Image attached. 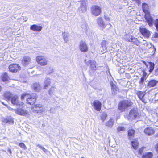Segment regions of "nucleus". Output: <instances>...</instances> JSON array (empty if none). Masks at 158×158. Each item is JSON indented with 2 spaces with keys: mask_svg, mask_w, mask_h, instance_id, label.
Segmentation results:
<instances>
[{
  "mask_svg": "<svg viewBox=\"0 0 158 158\" xmlns=\"http://www.w3.org/2000/svg\"><path fill=\"white\" fill-rule=\"evenodd\" d=\"M133 103L130 100H125L121 101L118 105V109L121 112L125 111L128 107L131 106Z\"/></svg>",
  "mask_w": 158,
  "mask_h": 158,
  "instance_id": "f257e3e1",
  "label": "nucleus"
},
{
  "mask_svg": "<svg viewBox=\"0 0 158 158\" xmlns=\"http://www.w3.org/2000/svg\"><path fill=\"white\" fill-rule=\"evenodd\" d=\"M2 87H1L0 86V92L2 90Z\"/></svg>",
  "mask_w": 158,
  "mask_h": 158,
  "instance_id": "e2e57ef3",
  "label": "nucleus"
},
{
  "mask_svg": "<svg viewBox=\"0 0 158 158\" xmlns=\"http://www.w3.org/2000/svg\"><path fill=\"white\" fill-rule=\"evenodd\" d=\"M109 24H110V26L111 27V24H110V23Z\"/></svg>",
  "mask_w": 158,
  "mask_h": 158,
  "instance_id": "774afa93",
  "label": "nucleus"
},
{
  "mask_svg": "<svg viewBox=\"0 0 158 158\" xmlns=\"http://www.w3.org/2000/svg\"><path fill=\"white\" fill-rule=\"evenodd\" d=\"M143 41L144 42V44H145L146 43V42L145 40H143Z\"/></svg>",
  "mask_w": 158,
  "mask_h": 158,
  "instance_id": "69168bd1",
  "label": "nucleus"
},
{
  "mask_svg": "<svg viewBox=\"0 0 158 158\" xmlns=\"http://www.w3.org/2000/svg\"><path fill=\"white\" fill-rule=\"evenodd\" d=\"M96 62L93 60H90L86 62V64L89 65L90 70L92 71L95 70L97 68L96 66Z\"/></svg>",
  "mask_w": 158,
  "mask_h": 158,
  "instance_id": "1a4fd4ad",
  "label": "nucleus"
},
{
  "mask_svg": "<svg viewBox=\"0 0 158 158\" xmlns=\"http://www.w3.org/2000/svg\"><path fill=\"white\" fill-rule=\"evenodd\" d=\"M144 62V64H145V65L147 67V64L145 62Z\"/></svg>",
  "mask_w": 158,
  "mask_h": 158,
  "instance_id": "0e129e2a",
  "label": "nucleus"
},
{
  "mask_svg": "<svg viewBox=\"0 0 158 158\" xmlns=\"http://www.w3.org/2000/svg\"><path fill=\"white\" fill-rule=\"evenodd\" d=\"M62 36L64 41L67 42L68 41L67 38V35L66 34L65 32H64L62 33Z\"/></svg>",
  "mask_w": 158,
  "mask_h": 158,
  "instance_id": "58836bf2",
  "label": "nucleus"
},
{
  "mask_svg": "<svg viewBox=\"0 0 158 158\" xmlns=\"http://www.w3.org/2000/svg\"><path fill=\"white\" fill-rule=\"evenodd\" d=\"M139 117L138 110L136 108H134L130 110L127 118L129 120L134 119Z\"/></svg>",
  "mask_w": 158,
  "mask_h": 158,
  "instance_id": "f03ea898",
  "label": "nucleus"
},
{
  "mask_svg": "<svg viewBox=\"0 0 158 158\" xmlns=\"http://www.w3.org/2000/svg\"><path fill=\"white\" fill-rule=\"evenodd\" d=\"M137 94L140 100L144 102V99L143 97L145 94V92L138 91L137 93Z\"/></svg>",
  "mask_w": 158,
  "mask_h": 158,
  "instance_id": "b1692460",
  "label": "nucleus"
},
{
  "mask_svg": "<svg viewBox=\"0 0 158 158\" xmlns=\"http://www.w3.org/2000/svg\"><path fill=\"white\" fill-rule=\"evenodd\" d=\"M20 66L18 64H13L9 66L10 71L12 72H16L20 69Z\"/></svg>",
  "mask_w": 158,
  "mask_h": 158,
  "instance_id": "ddd939ff",
  "label": "nucleus"
},
{
  "mask_svg": "<svg viewBox=\"0 0 158 158\" xmlns=\"http://www.w3.org/2000/svg\"><path fill=\"white\" fill-rule=\"evenodd\" d=\"M154 24L156 27H158V19H157L155 20Z\"/></svg>",
  "mask_w": 158,
  "mask_h": 158,
  "instance_id": "a18cd8bd",
  "label": "nucleus"
},
{
  "mask_svg": "<svg viewBox=\"0 0 158 158\" xmlns=\"http://www.w3.org/2000/svg\"><path fill=\"white\" fill-rule=\"evenodd\" d=\"M56 89L54 87H52L50 89L49 91V93L50 95L53 94L55 91L56 90Z\"/></svg>",
  "mask_w": 158,
  "mask_h": 158,
  "instance_id": "e433bc0d",
  "label": "nucleus"
},
{
  "mask_svg": "<svg viewBox=\"0 0 158 158\" xmlns=\"http://www.w3.org/2000/svg\"><path fill=\"white\" fill-rule=\"evenodd\" d=\"M14 111L17 114L27 117H28L29 116L28 111L22 109V108L14 110Z\"/></svg>",
  "mask_w": 158,
  "mask_h": 158,
  "instance_id": "39448f33",
  "label": "nucleus"
},
{
  "mask_svg": "<svg viewBox=\"0 0 158 158\" xmlns=\"http://www.w3.org/2000/svg\"><path fill=\"white\" fill-rule=\"evenodd\" d=\"M152 48L153 49V50L152 52V55H153L154 54L155 51H156V49L153 46V47Z\"/></svg>",
  "mask_w": 158,
  "mask_h": 158,
  "instance_id": "8fccbe9b",
  "label": "nucleus"
},
{
  "mask_svg": "<svg viewBox=\"0 0 158 158\" xmlns=\"http://www.w3.org/2000/svg\"><path fill=\"white\" fill-rule=\"evenodd\" d=\"M153 154L150 152H146L144 153L142 156V158H152Z\"/></svg>",
  "mask_w": 158,
  "mask_h": 158,
  "instance_id": "a878e982",
  "label": "nucleus"
},
{
  "mask_svg": "<svg viewBox=\"0 0 158 158\" xmlns=\"http://www.w3.org/2000/svg\"><path fill=\"white\" fill-rule=\"evenodd\" d=\"M108 44V43L107 41L105 40H102L101 43V48H102L101 50V51L102 53H104L107 51L106 45Z\"/></svg>",
  "mask_w": 158,
  "mask_h": 158,
  "instance_id": "a211bd4d",
  "label": "nucleus"
},
{
  "mask_svg": "<svg viewBox=\"0 0 158 158\" xmlns=\"http://www.w3.org/2000/svg\"><path fill=\"white\" fill-rule=\"evenodd\" d=\"M79 10L81 13H85L86 11V5L85 2H82L81 3L80 7Z\"/></svg>",
  "mask_w": 158,
  "mask_h": 158,
  "instance_id": "412c9836",
  "label": "nucleus"
},
{
  "mask_svg": "<svg viewBox=\"0 0 158 158\" xmlns=\"http://www.w3.org/2000/svg\"><path fill=\"white\" fill-rule=\"evenodd\" d=\"M135 131L133 129H131L129 130L128 131V135L129 136H133L134 134Z\"/></svg>",
  "mask_w": 158,
  "mask_h": 158,
  "instance_id": "4c0bfd02",
  "label": "nucleus"
},
{
  "mask_svg": "<svg viewBox=\"0 0 158 158\" xmlns=\"http://www.w3.org/2000/svg\"><path fill=\"white\" fill-rule=\"evenodd\" d=\"M146 78H145L144 77H142L141 79L139 81V84L140 85H142L143 84L144 81L145 80Z\"/></svg>",
  "mask_w": 158,
  "mask_h": 158,
  "instance_id": "a19ab883",
  "label": "nucleus"
},
{
  "mask_svg": "<svg viewBox=\"0 0 158 158\" xmlns=\"http://www.w3.org/2000/svg\"><path fill=\"white\" fill-rule=\"evenodd\" d=\"M11 103L13 105L21 106V107H23L24 105L23 103L18 102V97L17 95L13 96L11 98Z\"/></svg>",
  "mask_w": 158,
  "mask_h": 158,
  "instance_id": "6e6552de",
  "label": "nucleus"
},
{
  "mask_svg": "<svg viewBox=\"0 0 158 158\" xmlns=\"http://www.w3.org/2000/svg\"><path fill=\"white\" fill-rule=\"evenodd\" d=\"M156 151L158 152V143L157 144L156 146Z\"/></svg>",
  "mask_w": 158,
  "mask_h": 158,
  "instance_id": "13d9d810",
  "label": "nucleus"
},
{
  "mask_svg": "<svg viewBox=\"0 0 158 158\" xmlns=\"http://www.w3.org/2000/svg\"><path fill=\"white\" fill-rule=\"evenodd\" d=\"M132 146L133 148L136 149L138 147L139 143L137 140L135 139L134 141L131 142Z\"/></svg>",
  "mask_w": 158,
  "mask_h": 158,
  "instance_id": "c756f323",
  "label": "nucleus"
},
{
  "mask_svg": "<svg viewBox=\"0 0 158 158\" xmlns=\"http://www.w3.org/2000/svg\"><path fill=\"white\" fill-rule=\"evenodd\" d=\"M158 82V81L152 79L148 81V86L149 88L155 86Z\"/></svg>",
  "mask_w": 158,
  "mask_h": 158,
  "instance_id": "5701e85b",
  "label": "nucleus"
},
{
  "mask_svg": "<svg viewBox=\"0 0 158 158\" xmlns=\"http://www.w3.org/2000/svg\"><path fill=\"white\" fill-rule=\"evenodd\" d=\"M50 70H49V74L52 73L54 71L53 69L51 68H50Z\"/></svg>",
  "mask_w": 158,
  "mask_h": 158,
  "instance_id": "5fc2aeb1",
  "label": "nucleus"
},
{
  "mask_svg": "<svg viewBox=\"0 0 158 158\" xmlns=\"http://www.w3.org/2000/svg\"><path fill=\"white\" fill-rule=\"evenodd\" d=\"M131 36H132L131 35H128V36L127 37H125V39L127 41L131 42L130 39Z\"/></svg>",
  "mask_w": 158,
  "mask_h": 158,
  "instance_id": "c03bdc74",
  "label": "nucleus"
},
{
  "mask_svg": "<svg viewBox=\"0 0 158 158\" xmlns=\"http://www.w3.org/2000/svg\"><path fill=\"white\" fill-rule=\"evenodd\" d=\"M31 62V59L29 56H25L22 59V64L23 66L26 67Z\"/></svg>",
  "mask_w": 158,
  "mask_h": 158,
  "instance_id": "9b49d317",
  "label": "nucleus"
},
{
  "mask_svg": "<svg viewBox=\"0 0 158 158\" xmlns=\"http://www.w3.org/2000/svg\"><path fill=\"white\" fill-rule=\"evenodd\" d=\"M42 27L41 26H39L35 24H34L30 26L31 30L35 31H40L42 29Z\"/></svg>",
  "mask_w": 158,
  "mask_h": 158,
  "instance_id": "6ab92c4d",
  "label": "nucleus"
},
{
  "mask_svg": "<svg viewBox=\"0 0 158 158\" xmlns=\"http://www.w3.org/2000/svg\"><path fill=\"white\" fill-rule=\"evenodd\" d=\"M100 117L101 120L102 122H104L107 117V115L106 113L103 112L101 114Z\"/></svg>",
  "mask_w": 158,
  "mask_h": 158,
  "instance_id": "c9c22d12",
  "label": "nucleus"
},
{
  "mask_svg": "<svg viewBox=\"0 0 158 158\" xmlns=\"http://www.w3.org/2000/svg\"><path fill=\"white\" fill-rule=\"evenodd\" d=\"M13 96V95L9 92H6L4 94V98L7 101H9L10 98H11Z\"/></svg>",
  "mask_w": 158,
  "mask_h": 158,
  "instance_id": "c85d7f7f",
  "label": "nucleus"
},
{
  "mask_svg": "<svg viewBox=\"0 0 158 158\" xmlns=\"http://www.w3.org/2000/svg\"><path fill=\"white\" fill-rule=\"evenodd\" d=\"M145 17L148 25L152 26L153 25V19L151 16H150V13H149L145 14Z\"/></svg>",
  "mask_w": 158,
  "mask_h": 158,
  "instance_id": "4468645a",
  "label": "nucleus"
},
{
  "mask_svg": "<svg viewBox=\"0 0 158 158\" xmlns=\"http://www.w3.org/2000/svg\"><path fill=\"white\" fill-rule=\"evenodd\" d=\"M29 94H23L21 96V99H24L25 98H26L27 99V97H28V96Z\"/></svg>",
  "mask_w": 158,
  "mask_h": 158,
  "instance_id": "37998d69",
  "label": "nucleus"
},
{
  "mask_svg": "<svg viewBox=\"0 0 158 158\" xmlns=\"http://www.w3.org/2000/svg\"><path fill=\"white\" fill-rule=\"evenodd\" d=\"M125 130L124 127L122 126L118 127L117 128V130L118 132L121 131H124Z\"/></svg>",
  "mask_w": 158,
  "mask_h": 158,
  "instance_id": "ea45409f",
  "label": "nucleus"
},
{
  "mask_svg": "<svg viewBox=\"0 0 158 158\" xmlns=\"http://www.w3.org/2000/svg\"><path fill=\"white\" fill-rule=\"evenodd\" d=\"M114 124V120L112 119H110L106 123V125L110 128H111Z\"/></svg>",
  "mask_w": 158,
  "mask_h": 158,
  "instance_id": "2f4dec72",
  "label": "nucleus"
},
{
  "mask_svg": "<svg viewBox=\"0 0 158 158\" xmlns=\"http://www.w3.org/2000/svg\"><path fill=\"white\" fill-rule=\"evenodd\" d=\"M130 39L131 42H132L133 43L137 45H139V41L137 39V38L131 36Z\"/></svg>",
  "mask_w": 158,
  "mask_h": 158,
  "instance_id": "7c9ffc66",
  "label": "nucleus"
},
{
  "mask_svg": "<svg viewBox=\"0 0 158 158\" xmlns=\"http://www.w3.org/2000/svg\"><path fill=\"white\" fill-rule=\"evenodd\" d=\"M42 149H41L43 151H44V152L46 153L47 152V150L44 148L43 147V148H42Z\"/></svg>",
  "mask_w": 158,
  "mask_h": 158,
  "instance_id": "864d4df0",
  "label": "nucleus"
},
{
  "mask_svg": "<svg viewBox=\"0 0 158 158\" xmlns=\"http://www.w3.org/2000/svg\"><path fill=\"white\" fill-rule=\"evenodd\" d=\"M147 73L146 72H144L143 74V76L142 77H144L145 78H147Z\"/></svg>",
  "mask_w": 158,
  "mask_h": 158,
  "instance_id": "603ef678",
  "label": "nucleus"
},
{
  "mask_svg": "<svg viewBox=\"0 0 158 158\" xmlns=\"http://www.w3.org/2000/svg\"><path fill=\"white\" fill-rule=\"evenodd\" d=\"M37 147H38L39 148H40L41 149H42V148H43V147H42V146H41L40 145V144H38L37 145Z\"/></svg>",
  "mask_w": 158,
  "mask_h": 158,
  "instance_id": "4d7b16f0",
  "label": "nucleus"
},
{
  "mask_svg": "<svg viewBox=\"0 0 158 158\" xmlns=\"http://www.w3.org/2000/svg\"><path fill=\"white\" fill-rule=\"evenodd\" d=\"M148 63L149 65V72L150 73H151L154 70L155 64L153 63H152L151 62H148Z\"/></svg>",
  "mask_w": 158,
  "mask_h": 158,
  "instance_id": "f704fd0d",
  "label": "nucleus"
},
{
  "mask_svg": "<svg viewBox=\"0 0 158 158\" xmlns=\"http://www.w3.org/2000/svg\"><path fill=\"white\" fill-rule=\"evenodd\" d=\"M36 60L37 63L41 66H44L47 64V59L43 56H38L36 57Z\"/></svg>",
  "mask_w": 158,
  "mask_h": 158,
  "instance_id": "20e7f679",
  "label": "nucleus"
},
{
  "mask_svg": "<svg viewBox=\"0 0 158 158\" xmlns=\"http://www.w3.org/2000/svg\"><path fill=\"white\" fill-rule=\"evenodd\" d=\"M79 49L83 52H86L88 50V47L86 43L84 41H81L79 45Z\"/></svg>",
  "mask_w": 158,
  "mask_h": 158,
  "instance_id": "0eeeda50",
  "label": "nucleus"
},
{
  "mask_svg": "<svg viewBox=\"0 0 158 158\" xmlns=\"http://www.w3.org/2000/svg\"><path fill=\"white\" fill-rule=\"evenodd\" d=\"M6 107H7V108H8V109L9 110H10V111L14 110V109H12V108H11L10 107L8 106H7Z\"/></svg>",
  "mask_w": 158,
  "mask_h": 158,
  "instance_id": "3c124183",
  "label": "nucleus"
},
{
  "mask_svg": "<svg viewBox=\"0 0 158 158\" xmlns=\"http://www.w3.org/2000/svg\"><path fill=\"white\" fill-rule=\"evenodd\" d=\"M92 14L95 16L99 15L101 12V9L99 6L94 5L92 6L91 9Z\"/></svg>",
  "mask_w": 158,
  "mask_h": 158,
  "instance_id": "423d86ee",
  "label": "nucleus"
},
{
  "mask_svg": "<svg viewBox=\"0 0 158 158\" xmlns=\"http://www.w3.org/2000/svg\"><path fill=\"white\" fill-rule=\"evenodd\" d=\"M143 148H141L138 151L139 154H141L143 152Z\"/></svg>",
  "mask_w": 158,
  "mask_h": 158,
  "instance_id": "49530a36",
  "label": "nucleus"
},
{
  "mask_svg": "<svg viewBox=\"0 0 158 158\" xmlns=\"http://www.w3.org/2000/svg\"><path fill=\"white\" fill-rule=\"evenodd\" d=\"M32 89L35 91L39 92L41 90V87L39 83H34L31 86Z\"/></svg>",
  "mask_w": 158,
  "mask_h": 158,
  "instance_id": "f3484780",
  "label": "nucleus"
},
{
  "mask_svg": "<svg viewBox=\"0 0 158 158\" xmlns=\"http://www.w3.org/2000/svg\"><path fill=\"white\" fill-rule=\"evenodd\" d=\"M110 84L111 87L112 94H115L118 90V88L115 84H114L113 82H110Z\"/></svg>",
  "mask_w": 158,
  "mask_h": 158,
  "instance_id": "bb28decb",
  "label": "nucleus"
},
{
  "mask_svg": "<svg viewBox=\"0 0 158 158\" xmlns=\"http://www.w3.org/2000/svg\"><path fill=\"white\" fill-rule=\"evenodd\" d=\"M2 80L3 81L8 82V77L7 74L6 73H4L2 76Z\"/></svg>",
  "mask_w": 158,
  "mask_h": 158,
  "instance_id": "473e14b6",
  "label": "nucleus"
},
{
  "mask_svg": "<svg viewBox=\"0 0 158 158\" xmlns=\"http://www.w3.org/2000/svg\"><path fill=\"white\" fill-rule=\"evenodd\" d=\"M142 9L143 12L146 14L149 13L148 12V5L145 3H143L142 4Z\"/></svg>",
  "mask_w": 158,
  "mask_h": 158,
  "instance_id": "cd10ccee",
  "label": "nucleus"
},
{
  "mask_svg": "<svg viewBox=\"0 0 158 158\" xmlns=\"http://www.w3.org/2000/svg\"><path fill=\"white\" fill-rule=\"evenodd\" d=\"M26 99L27 102L30 105H33L36 101L37 96L36 94H29Z\"/></svg>",
  "mask_w": 158,
  "mask_h": 158,
  "instance_id": "7ed1b4c3",
  "label": "nucleus"
},
{
  "mask_svg": "<svg viewBox=\"0 0 158 158\" xmlns=\"http://www.w3.org/2000/svg\"><path fill=\"white\" fill-rule=\"evenodd\" d=\"M101 103L98 100H95L93 102V106L97 111H100L101 108Z\"/></svg>",
  "mask_w": 158,
  "mask_h": 158,
  "instance_id": "dca6fc26",
  "label": "nucleus"
},
{
  "mask_svg": "<svg viewBox=\"0 0 158 158\" xmlns=\"http://www.w3.org/2000/svg\"><path fill=\"white\" fill-rule=\"evenodd\" d=\"M155 74L156 75H158V69L155 70Z\"/></svg>",
  "mask_w": 158,
  "mask_h": 158,
  "instance_id": "6e6d98bb",
  "label": "nucleus"
},
{
  "mask_svg": "<svg viewBox=\"0 0 158 158\" xmlns=\"http://www.w3.org/2000/svg\"><path fill=\"white\" fill-rule=\"evenodd\" d=\"M13 119L12 118H3L2 120V124L4 125H5L6 123H8L9 124H13Z\"/></svg>",
  "mask_w": 158,
  "mask_h": 158,
  "instance_id": "aec40b11",
  "label": "nucleus"
},
{
  "mask_svg": "<svg viewBox=\"0 0 158 158\" xmlns=\"http://www.w3.org/2000/svg\"><path fill=\"white\" fill-rule=\"evenodd\" d=\"M139 30L142 34L145 37L148 38L150 36V32L146 28L143 27L140 28Z\"/></svg>",
  "mask_w": 158,
  "mask_h": 158,
  "instance_id": "9d476101",
  "label": "nucleus"
},
{
  "mask_svg": "<svg viewBox=\"0 0 158 158\" xmlns=\"http://www.w3.org/2000/svg\"><path fill=\"white\" fill-rule=\"evenodd\" d=\"M98 25L102 28H104L105 27V24H104L102 18L98 17L97 21Z\"/></svg>",
  "mask_w": 158,
  "mask_h": 158,
  "instance_id": "4be33fe9",
  "label": "nucleus"
},
{
  "mask_svg": "<svg viewBox=\"0 0 158 158\" xmlns=\"http://www.w3.org/2000/svg\"><path fill=\"white\" fill-rule=\"evenodd\" d=\"M2 104H3L4 106H7V105L4 104V103L3 102H2Z\"/></svg>",
  "mask_w": 158,
  "mask_h": 158,
  "instance_id": "680f3d73",
  "label": "nucleus"
},
{
  "mask_svg": "<svg viewBox=\"0 0 158 158\" xmlns=\"http://www.w3.org/2000/svg\"><path fill=\"white\" fill-rule=\"evenodd\" d=\"M105 19L107 21H110V18L107 16H105Z\"/></svg>",
  "mask_w": 158,
  "mask_h": 158,
  "instance_id": "09e8293b",
  "label": "nucleus"
},
{
  "mask_svg": "<svg viewBox=\"0 0 158 158\" xmlns=\"http://www.w3.org/2000/svg\"><path fill=\"white\" fill-rule=\"evenodd\" d=\"M31 109L33 111L36 112L37 113L43 112V109L41 104H36L32 106Z\"/></svg>",
  "mask_w": 158,
  "mask_h": 158,
  "instance_id": "f8f14e48",
  "label": "nucleus"
},
{
  "mask_svg": "<svg viewBox=\"0 0 158 158\" xmlns=\"http://www.w3.org/2000/svg\"><path fill=\"white\" fill-rule=\"evenodd\" d=\"M157 31H158V27H156Z\"/></svg>",
  "mask_w": 158,
  "mask_h": 158,
  "instance_id": "338daca9",
  "label": "nucleus"
},
{
  "mask_svg": "<svg viewBox=\"0 0 158 158\" xmlns=\"http://www.w3.org/2000/svg\"><path fill=\"white\" fill-rule=\"evenodd\" d=\"M128 34L125 33V36L126 37H127L128 36Z\"/></svg>",
  "mask_w": 158,
  "mask_h": 158,
  "instance_id": "052dcab7",
  "label": "nucleus"
},
{
  "mask_svg": "<svg viewBox=\"0 0 158 158\" xmlns=\"http://www.w3.org/2000/svg\"><path fill=\"white\" fill-rule=\"evenodd\" d=\"M144 132L148 135H152L155 133V131L151 127H146L145 129Z\"/></svg>",
  "mask_w": 158,
  "mask_h": 158,
  "instance_id": "2eb2a0df",
  "label": "nucleus"
},
{
  "mask_svg": "<svg viewBox=\"0 0 158 158\" xmlns=\"http://www.w3.org/2000/svg\"><path fill=\"white\" fill-rule=\"evenodd\" d=\"M8 151L10 153V154H11V150L10 149H9L8 150Z\"/></svg>",
  "mask_w": 158,
  "mask_h": 158,
  "instance_id": "bf43d9fd",
  "label": "nucleus"
},
{
  "mask_svg": "<svg viewBox=\"0 0 158 158\" xmlns=\"http://www.w3.org/2000/svg\"><path fill=\"white\" fill-rule=\"evenodd\" d=\"M132 1L136 2L138 5H139L140 3V0H132Z\"/></svg>",
  "mask_w": 158,
  "mask_h": 158,
  "instance_id": "de8ad7c7",
  "label": "nucleus"
},
{
  "mask_svg": "<svg viewBox=\"0 0 158 158\" xmlns=\"http://www.w3.org/2000/svg\"><path fill=\"white\" fill-rule=\"evenodd\" d=\"M152 40V41H155V42H156L158 40V33L156 32L155 34L153 35Z\"/></svg>",
  "mask_w": 158,
  "mask_h": 158,
  "instance_id": "72a5a7b5",
  "label": "nucleus"
},
{
  "mask_svg": "<svg viewBox=\"0 0 158 158\" xmlns=\"http://www.w3.org/2000/svg\"><path fill=\"white\" fill-rule=\"evenodd\" d=\"M19 145L21 147L23 148L25 150L27 149V147L25 144L23 143H20L19 144Z\"/></svg>",
  "mask_w": 158,
  "mask_h": 158,
  "instance_id": "79ce46f5",
  "label": "nucleus"
},
{
  "mask_svg": "<svg viewBox=\"0 0 158 158\" xmlns=\"http://www.w3.org/2000/svg\"><path fill=\"white\" fill-rule=\"evenodd\" d=\"M51 83L50 79L49 78H46L44 82V88L46 89L50 85Z\"/></svg>",
  "mask_w": 158,
  "mask_h": 158,
  "instance_id": "393cba45",
  "label": "nucleus"
}]
</instances>
